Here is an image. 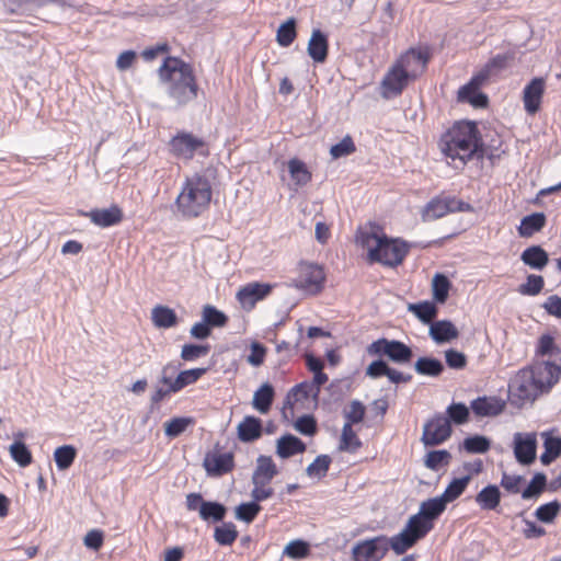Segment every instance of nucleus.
<instances>
[{
    "mask_svg": "<svg viewBox=\"0 0 561 561\" xmlns=\"http://www.w3.org/2000/svg\"><path fill=\"white\" fill-rule=\"evenodd\" d=\"M442 152L451 160L455 168H463L468 161L486 156L479 130L472 122H458L439 140Z\"/></svg>",
    "mask_w": 561,
    "mask_h": 561,
    "instance_id": "nucleus-1",
    "label": "nucleus"
},
{
    "mask_svg": "<svg viewBox=\"0 0 561 561\" xmlns=\"http://www.w3.org/2000/svg\"><path fill=\"white\" fill-rule=\"evenodd\" d=\"M159 78L167 83L168 95L183 106L195 100L198 85L190 64L178 57H167L159 68Z\"/></svg>",
    "mask_w": 561,
    "mask_h": 561,
    "instance_id": "nucleus-2",
    "label": "nucleus"
},
{
    "mask_svg": "<svg viewBox=\"0 0 561 561\" xmlns=\"http://www.w3.org/2000/svg\"><path fill=\"white\" fill-rule=\"evenodd\" d=\"M427 64V58L423 53L410 49L387 71L382 81V96L390 99L401 94L409 81L423 72Z\"/></svg>",
    "mask_w": 561,
    "mask_h": 561,
    "instance_id": "nucleus-3",
    "label": "nucleus"
},
{
    "mask_svg": "<svg viewBox=\"0 0 561 561\" xmlns=\"http://www.w3.org/2000/svg\"><path fill=\"white\" fill-rule=\"evenodd\" d=\"M362 243L368 250L369 261L390 267L400 265L409 252L407 242L376 232L364 234Z\"/></svg>",
    "mask_w": 561,
    "mask_h": 561,
    "instance_id": "nucleus-4",
    "label": "nucleus"
},
{
    "mask_svg": "<svg viewBox=\"0 0 561 561\" xmlns=\"http://www.w3.org/2000/svg\"><path fill=\"white\" fill-rule=\"evenodd\" d=\"M211 199V186L207 179L195 175L185 181L176 198L179 211L187 218H194L204 213Z\"/></svg>",
    "mask_w": 561,
    "mask_h": 561,
    "instance_id": "nucleus-5",
    "label": "nucleus"
},
{
    "mask_svg": "<svg viewBox=\"0 0 561 561\" xmlns=\"http://www.w3.org/2000/svg\"><path fill=\"white\" fill-rule=\"evenodd\" d=\"M510 394L513 402L523 405L526 402H534L542 394L541 388L538 387L531 370L528 367L520 369L511 380Z\"/></svg>",
    "mask_w": 561,
    "mask_h": 561,
    "instance_id": "nucleus-6",
    "label": "nucleus"
},
{
    "mask_svg": "<svg viewBox=\"0 0 561 561\" xmlns=\"http://www.w3.org/2000/svg\"><path fill=\"white\" fill-rule=\"evenodd\" d=\"M370 356H386L394 364L404 365L411 362L413 352L410 346L398 340L378 339L370 343L367 348Z\"/></svg>",
    "mask_w": 561,
    "mask_h": 561,
    "instance_id": "nucleus-7",
    "label": "nucleus"
},
{
    "mask_svg": "<svg viewBox=\"0 0 561 561\" xmlns=\"http://www.w3.org/2000/svg\"><path fill=\"white\" fill-rule=\"evenodd\" d=\"M169 146L174 157L186 161L192 160L196 152L203 156L208 153L205 141L186 131H180L173 136Z\"/></svg>",
    "mask_w": 561,
    "mask_h": 561,
    "instance_id": "nucleus-8",
    "label": "nucleus"
},
{
    "mask_svg": "<svg viewBox=\"0 0 561 561\" xmlns=\"http://www.w3.org/2000/svg\"><path fill=\"white\" fill-rule=\"evenodd\" d=\"M451 432L449 420L442 413H436L424 424L421 440L425 446H437L446 442Z\"/></svg>",
    "mask_w": 561,
    "mask_h": 561,
    "instance_id": "nucleus-9",
    "label": "nucleus"
},
{
    "mask_svg": "<svg viewBox=\"0 0 561 561\" xmlns=\"http://www.w3.org/2000/svg\"><path fill=\"white\" fill-rule=\"evenodd\" d=\"M389 550V541L385 536H378L358 542L353 548L355 561H379Z\"/></svg>",
    "mask_w": 561,
    "mask_h": 561,
    "instance_id": "nucleus-10",
    "label": "nucleus"
},
{
    "mask_svg": "<svg viewBox=\"0 0 561 561\" xmlns=\"http://www.w3.org/2000/svg\"><path fill=\"white\" fill-rule=\"evenodd\" d=\"M542 393L549 392L550 389L559 381L561 376V366L550 362H536L528 367Z\"/></svg>",
    "mask_w": 561,
    "mask_h": 561,
    "instance_id": "nucleus-11",
    "label": "nucleus"
},
{
    "mask_svg": "<svg viewBox=\"0 0 561 561\" xmlns=\"http://www.w3.org/2000/svg\"><path fill=\"white\" fill-rule=\"evenodd\" d=\"M537 436L535 433H516L514 435V455L524 466L531 465L536 459Z\"/></svg>",
    "mask_w": 561,
    "mask_h": 561,
    "instance_id": "nucleus-12",
    "label": "nucleus"
},
{
    "mask_svg": "<svg viewBox=\"0 0 561 561\" xmlns=\"http://www.w3.org/2000/svg\"><path fill=\"white\" fill-rule=\"evenodd\" d=\"M324 279L325 276L321 266L305 264L300 268V275L295 286L311 294H317L322 289Z\"/></svg>",
    "mask_w": 561,
    "mask_h": 561,
    "instance_id": "nucleus-13",
    "label": "nucleus"
},
{
    "mask_svg": "<svg viewBox=\"0 0 561 561\" xmlns=\"http://www.w3.org/2000/svg\"><path fill=\"white\" fill-rule=\"evenodd\" d=\"M203 467L209 477H221L233 469V455L231 453L209 451L204 457Z\"/></svg>",
    "mask_w": 561,
    "mask_h": 561,
    "instance_id": "nucleus-14",
    "label": "nucleus"
},
{
    "mask_svg": "<svg viewBox=\"0 0 561 561\" xmlns=\"http://www.w3.org/2000/svg\"><path fill=\"white\" fill-rule=\"evenodd\" d=\"M272 288L273 286L270 284L257 282L249 283L238 290L237 299L243 309L251 310L257 301L271 294Z\"/></svg>",
    "mask_w": 561,
    "mask_h": 561,
    "instance_id": "nucleus-15",
    "label": "nucleus"
},
{
    "mask_svg": "<svg viewBox=\"0 0 561 561\" xmlns=\"http://www.w3.org/2000/svg\"><path fill=\"white\" fill-rule=\"evenodd\" d=\"M81 216L90 218V220L99 227L106 228L119 224L123 220V210L117 205L110 208H94L89 211H80Z\"/></svg>",
    "mask_w": 561,
    "mask_h": 561,
    "instance_id": "nucleus-16",
    "label": "nucleus"
},
{
    "mask_svg": "<svg viewBox=\"0 0 561 561\" xmlns=\"http://www.w3.org/2000/svg\"><path fill=\"white\" fill-rule=\"evenodd\" d=\"M485 80L480 79L474 81V76L471 80L461 87L458 91V100L460 102H468L476 108H483L488 105L486 94L479 91L480 87Z\"/></svg>",
    "mask_w": 561,
    "mask_h": 561,
    "instance_id": "nucleus-17",
    "label": "nucleus"
},
{
    "mask_svg": "<svg viewBox=\"0 0 561 561\" xmlns=\"http://www.w3.org/2000/svg\"><path fill=\"white\" fill-rule=\"evenodd\" d=\"M545 80L534 78L524 89L523 100L528 114H535L540 108V102L545 92Z\"/></svg>",
    "mask_w": 561,
    "mask_h": 561,
    "instance_id": "nucleus-18",
    "label": "nucleus"
},
{
    "mask_svg": "<svg viewBox=\"0 0 561 561\" xmlns=\"http://www.w3.org/2000/svg\"><path fill=\"white\" fill-rule=\"evenodd\" d=\"M471 410L477 416H496L505 409V401L497 397H479L471 401Z\"/></svg>",
    "mask_w": 561,
    "mask_h": 561,
    "instance_id": "nucleus-19",
    "label": "nucleus"
},
{
    "mask_svg": "<svg viewBox=\"0 0 561 561\" xmlns=\"http://www.w3.org/2000/svg\"><path fill=\"white\" fill-rule=\"evenodd\" d=\"M277 474L278 470L272 457L260 455L256 458V467L252 473L251 481L253 484L268 485Z\"/></svg>",
    "mask_w": 561,
    "mask_h": 561,
    "instance_id": "nucleus-20",
    "label": "nucleus"
},
{
    "mask_svg": "<svg viewBox=\"0 0 561 561\" xmlns=\"http://www.w3.org/2000/svg\"><path fill=\"white\" fill-rule=\"evenodd\" d=\"M262 421L253 415L244 416L237 427L238 438L243 443H252L259 439L262 436Z\"/></svg>",
    "mask_w": 561,
    "mask_h": 561,
    "instance_id": "nucleus-21",
    "label": "nucleus"
},
{
    "mask_svg": "<svg viewBox=\"0 0 561 561\" xmlns=\"http://www.w3.org/2000/svg\"><path fill=\"white\" fill-rule=\"evenodd\" d=\"M328 37L320 30H313L308 43L307 51L314 62H324L328 57Z\"/></svg>",
    "mask_w": 561,
    "mask_h": 561,
    "instance_id": "nucleus-22",
    "label": "nucleus"
},
{
    "mask_svg": "<svg viewBox=\"0 0 561 561\" xmlns=\"http://www.w3.org/2000/svg\"><path fill=\"white\" fill-rule=\"evenodd\" d=\"M306 450V444L293 434H285L276 442V454L278 457L286 459Z\"/></svg>",
    "mask_w": 561,
    "mask_h": 561,
    "instance_id": "nucleus-23",
    "label": "nucleus"
},
{
    "mask_svg": "<svg viewBox=\"0 0 561 561\" xmlns=\"http://www.w3.org/2000/svg\"><path fill=\"white\" fill-rule=\"evenodd\" d=\"M430 336L438 344L450 342L458 337L457 328L449 320H439L431 323Z\"/></svg>",
    "mask_w": 561,
    "mask_h": 561,
    "instance_id": "nucleus-24",
    "label": "nucleus"
},
{
    "mask_svg": "<svg viewBox=\"0 0 561 561\" xmlns=\"http://www.w3.org/2000/svg\"><path fill=\"white\" fill-rule=\"evenodd\" d=\"M514 58L515 54L513 51L497 54L496 56L491 58L489 62L474 76V81H478L480 79H489L491 76L506 68L508 62Z\"/></svg>",
    "mask_w": 561,
    "mask_h": 561,
    "instance_id": "nucleus-25",
    "label": "nucleus"
},
{
    "mask_svg": "<svg viewBox=\"0 0 561 561\" xmlns=\"http://www.w3.org/2000/svg\"><path fill=\"white\" fill-rule=\"evenodd\" d=\"M520 260L530 268L541 271L547 266L549 262V255L542 247L531 245L523 251Z\"/></svg>",
    "mask_w": 561,
    "mask_h": 561,
    "instance_id": "nucleus-26",
    "label": "nucleus"
},
{
    "mask_svg": "<svg viewBox=\"0 0 561 561\" xmlns=\"http://www.w3.org/2000/svg\"><path fill=\"white\" fill-rule=\"evenodd\" d=\"M481 510L493 511L501 502V491L495 484L484 486L474 497Z\"/></svg>",
    "mask_w": 561,
    "mask_h": 561,
    "instance_id": "nucleus-27",
    "label": "nucleus"
},
{
    "mask_svg": "<svg viewBox=\"0 0 561 561\" xmlns=\"http://www.w3.org/2000/svg\"><path fill=\"white\" fill-rule=\"evenodd\" d=\"M545 225L546 215L543 213H533L522 219L520 225L517 228L518 234L523 238H529L540 231Z\"/></svg>",
    "mask_w": 561,
    "mask_h": 561,
    "instance_id": "nucleus-28",
    "label": "nucleus"
},
{
    "mask_svg": "<svg viewBox=\"0 0 561 561\" xmlns=\"http://www.w3.org/2000/svg\"><path fill=\"white\" fill-rule=\"evenodd\" d=\"M274 388L271 383H263L253 394L252 405L262 414L270 411L274 400Z\"/></svg>",
    "mask_w": 561,
    "mask_h": 561,
    "instance_id": "nucleus-29",
    "label": "nucleus"
},
{
    "mask_svg": "<svg viewBox=\"0 0 561 561\" xmlns=\"http://www.w3.org/2000/svg\"><path fill=\"white\" fill-rule=\"evenodd\" d=\"M414 369L419 375L428 376V377H438L444 371V364L435 358L430 356L420 357L414 363Z\"/></svg>",
    "mask_w": 561,
    "mask_h": 561,
    "instance_id": "nucleus-30",
    "label": "nucleus"
},
{
    "mask_svg": "<svg viewBox=\"0 0 561 561\" xmlns=\"http://www.w3.org/2000/svg\"><path fill=\"white\" fill-rule=\"evenodd\" d=\"M446 505L440 496H436L422 502L419 513L430 523L434 524V520L446 510Z\"/></svg>",
    "mask_w": 561,
    "mask_h": 561,
    "instance_id": "nucleus-31",
    "label": "nucleus"
},
{
    "mask_svg": "<svg viewBox=\"0 0 561 561\" xmlns=\"http://www.w3.org/2000/svg\"><path fill=\"white\" fill-rule=\"evenodd\" d=\"M227 514V507L214 501H206L203 506H201L199 517L208 523H219L222 522Z\"/></svg>",
    "mask_w": 561,
    "mask_h": 561,
    "instance_id": "nucleus-32",
    "label": "nucleus"
},
{
    "mask_svg": "<svg viewBox=\"0 0 561 561\" xmlns=\"http://www.w3.org/2000/svg\"><path fill=\"white\" fill-rule=\"evenodd\" d=\"M434 527V524L430 523L427 519H425L423 516L420 515V513L412 515L405 529L416 538V540L422 539L425 537Z\"/></svg>",
    "mask_w": 561,
    "mask_h": 561,
    "instance_id": "nucleus-33",
    "label": "nucleus"
},
{
    "mask_svg": "<svg viewBox=\"0 0 561 561\" xmlns=\"http://www.w3.org/2000/svg\"><path fill=\"white\" fill-rule=\"evenodd\" d=\"M152 321L158 328H172L178 323V317L173 309L165 306H157L152 309Z\"/></svg>",
    "mask_w": 561,
    "mask_h": 561,
    "instance_id": "nucleus-34",
    "label": "nucleus"
},
{
    "mask_svg": "<svg viewBox=\"0 0 561 561\" xmlns=\"http://www.w3.org/2000/svg\"><path fill=\"white\" fill-rule=\"evenodd\" d=\"M409 311H412L415 317L425 324L433 323V319L437 316V307L432 301H422L419 304L409 305Z\"/></svg>",
    "mask_w": 561,
    "mask_h": 561,
    "instance_id": "nucleus-35",
    "label": "nucleus"
},
{
    "mask_svg": "<svg viewBox=\"0 0 561 561\" xmlns=\"http://www.w3.org/2000/svg\"><path fill=\"white\" fill-rule=\"evenodd\" d=\"M207 368H192L180 371L172 383L171 390L180 391L188 385L196 382L203 375H205Z\"/></svg>",
    "mask_w": 561,
    "mask_h": 561,
    "instance_id": "nucleus-36",
    "label": "nucleus"
},
{
    "mask_svg": "<svg viewBox=\"0 0 561 561\" xmlns=\"http://www.w3.org/2000/svg\"><path fill=\"white\" fill-rule=\"evenodd\" d=\"M471 480V476L467 474L461 478L454 479L445 489L444 493L439 495L446 504L458 499Z\"/></svg>",
    "mask_w": 561,
    "mask_h": 561,
    "instance_id": "nucleus-37",
    "label": "nucleus"
},
{
    "mask_svg": "<svg viewBox=\"0 0 561 561\" xmlns=\"http://www.w3.org/2000/svg\"><path fill=\"white\" fill-rule=\"evenodd\" d=\"M451 283L444 274L437 273L432 280L433 298L439 304H444L448 298Z\"/></svg>",
    "mask_w": 561,
    "mask_h": 561,
    "instance_id": "nucleus-38",
    "label": "nucleus"
},
{
    "mask_svg": "<svg viewBox=\"0 0 561 561\" xmlns=\"http://www.w3.org/2000/svg\"><path fill=\"white\" fill-rule=\"evenodd\" d=\"M389 548L397 554H403L408 549L416 543V538L413 537L405 528L401 533L388 539Z\"/></svg>",
    "mask_w": 561,
    "mask_h": 561,
    "instance_id": "nucleus-39",
    "label": "nucleus"
},
{
    "mask_svg": "<svg viewBox=\"0 0 561 561\" xmlns=\"http://www.w3.org/2000/svg\"><path fill=\"white\" fill-rule=\"evenodd\" d=\"M77 456V449L72 445H64L55 449L54 459L59 470L71 467Z\"/></svg>",
    "mask_w": 561,
    "mask_h": 561,
    "instance_id": "nucleus-40",
    "label": "nucleus"
},
{
    "mask_svg": "<svg viewBox=\"0 0 561 561\" xmlns=\"http://www.w3.org/2000/svg\"><path fill=\"white\" fill-rule=\"evenodd\" d=\"M362 446L359 438L357 437L355 431L352 428V425L348 423H344L342 428L341 440L339 445V449L341 451H350L354 453Z\"/></svg>",
    "mask_w": 561,
    "mask_h": 561,
    "instance_id": "nucleus-41",
    "label": "nucleus"
},
{
    "mask_svg": "<svg viewBox=\"0 0 561 561\" xmlns=\"http://www.w3.org/2000/svg\"><path fill=\"white\" fill-rule=\"evenodd\" d=\"M288 170L293 181L299 186L306 185L311 180V173L306 164L296 158L289 160Z\"/></svg>",
    "mask_w": 561,
    "mask_h": 561,
    "instance_id": "nucleus-42",
    "label": "nucleus"
},
{
    "mask_svg": "<svg viewBox=\"0 0 561 561\" xmlns=\"http://www.w3.org/2000/svg\"><path fill=\"white\" fill-rule=\"evenodd\" d=\"M238 537V531L232 523H224L217 526L214 531V539L220 546H231Z\"/></svg>",
    "mask_w": 561,
    "mask_h": 561,
    "instance_id": "nucleus-43",
    "label": "nucleus"
},
{
    "mask_svg": "<svg viewBox=\"0 0 561 561\" xmlns=\"http://www.w3.org/2000/svg\"><path fill=\"white\" fill-rule=\"evenodd\" d=\"M547 485V477L542 472H537L534 474L527 488L522 492V497L524 500H530L538 497Z\"/></svg>",
    "mask_w": 561,
    "mask_h": 561,
    "instance_id": "nucleus-44",
    "label": "nucleus"
},
{
    "mask_svg": "<svg viewBox=\"0 0 561 561\" xmlns=\"http://www.w3.org/2000/svg\"><path fill=\"white\" fill-rule=\"evenodd\" d=\"M296 21L294 18L282 23L277 30L276 39L283 47H288L296 38Z\"/></svg>",
    "mask_w": 561,
    "mask_h": 561,
    "instance_id": "nucleus-45",
    "label": "nucleus"
},
{
    "mask_svg": "<svg viewBox=\"0 0 561 561\" xmlns=\"http://www.w3.org/2000/svg\"><path fill=\"white\" fill-rule=\"evenodd\" d=\"M202 317L210 328H222L228 322V317L211 305L204 306Z\"/></svg>",
    "mask_w": 561,
    "mask_h": 561,
    "instance_id": "nucleus-46",
    "label": "nucleus"
},
{
    "mask_svg": "<svg viewBox=\"0 0 561 561\" xmlns=\"http://www.w3.org/2000/svg\"><path fill=\"white\" fill-rule=\"evenodd\" d=\"M261 510L262 506L260 504L253 501L245 502L236 507L234 515L237 519L250 524L256 518Z\"/></svg>",
    "mask_w": 561,
    "mask_h": 561,
    "instance_id": "nucleus-47",
    "label": "nucleus"
},
{
    "mask_svg": "<svg viewBox=\"0 0 561 561\" xmlns=\"http://www.w3.org/2000/svg\"><path fill=\"white\" fill-rule=\"evenodd\" d=\"M331 457L328 455H319L306 469V472L311 478H323L329 471L331 465Z\"/></svg>",
    "mask_w": 561,
    "mask_h": 561,
    "instance_id": "nucleus-48",
    "label": "nucleus"
},
{
    "mask_svg": "<svg viewBox=\"0 0 561 561\" xmlns=\"http://www.w3.org/2000/svg\"><path fill=\"white\" fill-rule=\"evenodd\" d=\"M448 214V206L444 198L432 199L423 210L424 220H435Z\"/></svg>",
    "mask_w": 561,
    "mask_h": 561,
    "instance_id": "nucleus-49",
    "label": "nucleus"
},
{
    "mask_svg": "<svg viewBox=\"0 0 561 561\" xmlns=\"http://www.w3.org/2000/svg\"><path fill=\"white\" fill-rule=\"evenodd\" d=\"M446 413H447L446 417L449 420V422L450 423L453 422L457 425L466 423L468 421L469 414H470L469 408L465 403H461V402L451 403L447 408Z\"/></svg>",
    "mask_w": 561,
    "mask_h": 561,
    "instance_id": "nucleus-50",
    "label": "nucleus"
},
{
    "mask_svg": "<svg viewBox=\"0 0 561 561\" xmlns=\"http://www.w3.org/2000/svg\"><path fill=\"white\" fill-rule=\"evenodd\" d=\"M545 286L543 277L536 274H530L526 278V283L519 285L518 293L526 296L538 295Z\"/></svg>",
    "mask_w": 561,
    "mask_h": 561,
    "instance_id": "nucleus-51",
    "label": "nucleus"
},
{
    "mask_svg": "<svg viewBox=\"0 0 561 561\" xmlns=\"http://www.w3.org/2000/svg\"><path fill=\"white\" fill-rule=\"evenodd\" d=\"M9 450L13 460L21 467H26L32 462V454L23 442H14Z\"/></svg>",
    "mask_w": 561,
    "mask_h": 561,
    "instance_id": "nucleus-52",
    "label": "nucleus"
},
{
    "mask_svg": "<svg viewBox=\"0 0 561 561\" xmlns=\"http://www.w3.org/2000/svg\"><path fill=\"white\" fill-rule=\"evenodd\" d=\"M462 445L470 454H484L490 449V440L482 435L467 437Z\"/></svg>",
    "mask_w": 561,
    "mask_h": 561,
    "instance_id": "nucleus-53",
    "label": "nucleus"
},
{
    "mask_svg": "<svg viewBox=\"0 0 561 561\" xmlns=\"http://www.w3.org/2000/svg\"><path fill=\"white\" fill-rule=\"evenodd\" d=\"M193 423L191 417H173L164 423V433L168 437L174 438L185 432L187 426Z\"/></svg>",
    "mask_w": 561,
    "mask_h": 561,
    "instance_id": "nucleus-54",
    "label": "nucleus"
},
{
    "mask_svg": "<svg viewBox=\"0 0 561 561\" xmlns=\"http://www.w3.org/2000/svg\"><path fill=\"white\" fill-rule=\"evenodd\" d=\"M560 504L558 501H552L549 503H546L543 505H540L536 512L535 516L538 520L549 524L552 523L553 519L557 517L559 511H560Z\"/></svg>",
    "mask_w": 561,
    "mask_h": 561,
    "instance_id": "nucleus-55",
    "label": "nucleus"
},
{
    "mask_svg": "<svg viewBox=\"0 0 561 561\" xmlns=\"http://www.w3.org/2000/svg\"><path fill=\"white\" fill-rule=\"evenodd\" d=\"M450 458V453L445 449L432 450L426 455L424 463L428 469L437 470L440 466L448 465Z\"/></svg>",
    "mask_w": 561,
    "mask_h": 561,
    "instance_id": "nucleus-56",
    "label": "nucleus"
},
{
    "mask_svg": "<svg viewBox=\"0 0 561 561\" xmlns=\"http://www.w3.org/2000/svg\"><path fill=\"white\" fill-rule=\"evenodd\" d=\"M210 345L185 344L182 346L181 358L186 362L195 360L209 353Z\"/></svg>",
    "mask_w": 561,
    "mask_h": 561,
    "instance_id": "nucleus-57",
    "label": "nucleus"
},
{
    "mask_svg": "<svg viewBox=\"0 0 561 561\" xmlns=\"http://www.w3.org/2000/svg\"><path fill=\"white\" fill-rule=\"evenodd\" d=\"M356 147L351 136H345L340 142L333 145L330 153L334 159L350 156L355 152Z\"/></svg>",
    "mask_w": 561,
    "mask_h": 561,
    "instance_id": "nucleus-58",
    "label": "nucleus"
},
{
    "mask_svg": "<svg viewBox=\"0 0 561 561\" xmlns=\"http://www.w3.org/2000/svg\"><path fill=\"white\" fill-rule=\"evenodd\" d=\"M365 405L360 401L353 400L350 403V409L344 412V416L346 419L345 423L353 425L362 422L365 416Z\"/></svg>",
    "mask_w": 561,
    "mask_h": 561,
    "instance_id": "nucleus-59",
    "label": "nucleus"
},
{
    "mask_svg": "<svg viewBox=\"0 0 561 561\" xmlns=\"http://www.w3.org/2000/svg\"><path fill=\"white\" fill-rule=\"evenodd\" d=\"M295 430L304 435L311 436L317 432V423L312 415H302L295 422Z\"/></svg>",
    "mask_w": 561,
    "mask_h": 561,
    "instance_id": "nucleus-60",
    "label": "nucleus"
},
{
    "mask_svg": "<svg viewBox=\"0 0 561 561\" xmlns=\"http://www.w3.org/2000/svg\"><path fill=\"white\" fill-rule=\"evenodd\" d=\"M445 359L448 367L453 369H462L467 365V357L463 353L450 348L445 352Z\"/></svg>",
    "mask_w": 561,
    "mask_h": 561,
    "instance_id": "nucleus-61",
    "label": "nucleus"
},
{
    "mask_svg": "<svg viewBox=\"0 0 561 561\" xmlns=\"http://www.w3.org/2000/svg\"><path fill=\"white\" fill-rule=\"evenodd\" d=\"M284 552L291 558H304L309 553V545L302 540L290 541Z\"/></svg>",
    "mask_w": 561,
    "mask_h": 561,
    "instance_id": "nucleus-62",
    "label": "nucleus"
},
{
    "mask_svg": "<svg viewBox=\"0 0 561 561\" xmlns=\"http://www.w3.org/2000/svg\"><path fill=\"white\" fill-rule=\"evenodd\" d=\"M266 347L259 342H253L251 344V353L248 356V363L254 367H259L264 363Z\"/></svg>",
    "mask_w": 561,
    "mask_h": 561,
    "instance_id": "nucleus-63",
    "label": "nucleus"
},
{
    "mask_svg": "<svg viewBox=\"0 0 561 561\" xmlns=\"http://www.w3.org/2000/svg\"><path fill=\"white\" fill-rule=\"evenodd\" d=\"M543 437V448L556 458L561 456V437L552 436L548 432L541 434Z\"/></svg>",
    "mask_w": 561,
    "mask_h": 561,
    "instance_id": "nucleus-64",
    "label": "nucleus"
}]
</instances>
